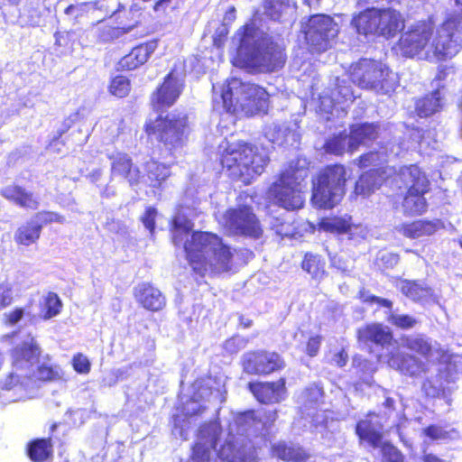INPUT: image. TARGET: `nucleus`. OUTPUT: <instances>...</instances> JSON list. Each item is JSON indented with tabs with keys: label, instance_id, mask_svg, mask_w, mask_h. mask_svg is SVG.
<instances>
[{
	"label": "nucleus",
	"instance_id": "1",
	"mask_svg": "<svg viewBox=\"0 0 462 462\" xmlns=\"http://www.w3.org/2000/svg\"><path fill=\"white\" fill-rule=\"evenodd\" d=\"M461 47V20L451 17L436 30L431 21H419L407 26L394 51L403 57L439 61L451 59Z\"/></svg>",
	"mask_w": 462,
	"mask_h": 462
},
{
	"label": "nucleus",
	"instance_id": "2",
	"mask_svg": "<svg viewBox=\"0 0 462 462\" xmlns=\"http://www.w3.org/2000/svg\"><path fill=\"white\" fill-rule=\"evenodd\" d=\"M192 227V223L183 214L175 216L172 241L175 245L183 244L192 269L201 275L227 272L233 256L230 248L219 236L209 232H194L189 239Z\"/></svg>",
	"mask_w": 462,
	"mask_h": 462
},
{
	"label": "nucleus",
	"instance_id": "3",
	"mask_svg": "<svg viewBox=\"0 0 462 462\" xmlns=\"http://www.w3.org/2000/svg\"><path fill=\"white\" fill-rule=\"evenodd\" d=\"M240 45L233 64L249 72L272 71L285 61L283 48L274 43L263 31L246 24L237 31Z\"/></svg>",
	"mask_w": 462,
	"mask_h": 462
},
{
	"label": "nucleus",
	"instance_id": "4",
	"mask_svg": "<svg viewBox=\"0 0 462 462\" xmlns=\"http://www.w3.org/2000/svg\"><path fill=\"white\" fill-rule=\"evenodd\" d=\"M214 103H222L226 112L251 116L265 111L268 93L262 87L232 78L225 84L213 85Z\"/></svg>",
	"mask_w": 462,
	"mask_h": 462
},
{
	"label": "nucleus",
	"instance_id": "5",
	"mask_svg": "<svg viewBox=\"0 0 462 462\" xmlns=\"http://www.w3.org/2000/svg\"><path fill=\"white\" fill-rule=\"evenodd\" d=\"M446 362L438 361L429 365L413 355L400 353H391L387 359V364L391 368L404 374L413 377L424 375L421 391L430 398L445 396L446 384L449 383L450 376Z\"/></svg>",
	"mask_w": 462,
	"mask_h": 462
},
{
	"label": "nucleus",
	"instance_id": "6",
	"mask_svg": "<svg viewBox=\"0 0 462 462\" xmlns=\"http://www.w3.org/2000/svg\"><path fill=\"white\" fill-rule=\"evenodd\" d=\"M269 159L263 152L247 143H235L229 144L222 153L221 163L234 179L250 183L260 175Z\"/></svg>",
	"mask_w": 462,
	"mask_h": 462
},
{
	"label": "nucleus",
	"instance_id": "7",
	"mask_svg": "<svg viewBox=\"0 0 462 462\" xmlns=\"http://www.w3.org/2000/svg\"><path fill=\"white\" fill-rule=\"evenodd\" d=\"M351 79L360 88L378 94L389 95L398 86L397 75L385 64L367 59L360 60L353 67Z\"/></svg>",
	"mask_w": 462,
	"mask_h": 462
},
{
	"label": "nucleus",
	"instance_id": "8",
	"mask_svg": "<svg viewBox=\"0 0 462 462\" xmlns=\"http://www.w3.org/2000/svg\"><path fill=\"white\" fill-rule=\"evenodd\" d=\"M308 176V171L290 166L269 189L268 197L278 206L294 210L303 207V180Z\"/></svg>",
	"mask_w": 462,
	"mask_h": 462
},
{
	"label": "nucleus",
	"instance_id": "9",
	"mask_svg": "<svg viewBox=\"0 0 462 462\" xmlns=\"http://www.w3.org/2000/svg\"><path fill=\"white\" fill-rule=\"evenodd\" d=\"M346 169L342 165L329 166L313 181L311 201L320 208H331L345 193Z\"/></svg>",
	"mask_w": 462,
	"mask_h": 462
},
{
	"label": "nucleus",
	"instance_id": "10",
	"mask_svg": "<svg viewBox=\"0 0 462 462\" xmlns=\"http://www.w3.org/2000/svg\"><path fill=\"white\" fill-rule=\"evenodd\" d=\"M352 24L365 35L391 37L404 28V19L393 9H368L355 17Z\"/></svg>",
	"mask_w": 462,
	"mask_h": 462
},
{
	"label": "nucleus",
	"instance_id": "11",
	"mask_svg": "<svg viewBox=\"0 0 462 462\" xmlns=\"http://www.w3.org/2000/svg\"><path fill=\"white\" fill-rule=\"evenodd\" d=\"M41 349L33 337L28 335L11 351L12 372L3 381V387L10 390L23 380L30 379L39 363Z\"/></svg>",
	"mask_w": 462,
	"mask_h": 462
},
{
	"label": "nucleus",
	"instance_id": "12",
	"mask_svg": "<svg viewBox=\"0 0 462 462\" xmlns=\"http://www.w3.org/2000/svg\"><path fill=\"white\" fill-rule=\"evenodd\" d=\"M399 177L408 188L407 195L402 203L404 212L407 214H421L427 207L423 195L429 189L428 178L416 165L401 168Z\"/></svg>",
	"mask_w": 462,
	"mask_h": 462
},
{
	"label": "nucleus",
	"instance_id": "13",
	"mask_svg": "<svg viewBox=\"0 0 462 462\" xmlns=\"http://www.w3.org/2000/svg\"><path fill=\"white\" fill-rule=\"evenodd\" d=\"M187 118L180 115L159 117L146 125V133L163 143L169 151L180 148L186 140Z\"/></svg>",
	"mask_w": 462,
	"mask_h": 462
},
{
	"label": "nucleus",
	"instance_id": "14",
	"mask_svg": "<svg viewBox=\"0 0 462 462\" xmlns=\"http://www.w3.org/2000/svg\"><path fill=\"white\" fill-rule=\"evenodd\" d=\"M301 32L311 51L321 52L331 47L338 32V27L330 16L315 14L302 22Z\"/></svg>",
	"mask_w": 462,
	"mask_h": 462
},
{
	"label": "nucleus",
	"instance_id": "15",
	"mask_svg": "<svg viewBox=\"0 0 462 462\" xmlns=\"http://www.w3.org/2000/svg\"><path fill=\"white\" fill-rule=\"evenodd\" d=\"M220 223L231 234L259 238L263 229L256 216L249 207L228 209Z\"/></svg>",
	"mask_w": 462,
	"mask_h": 462
},
{
	"label": "nucleus",
	"instance_id": "16",
	"mask_svg": "<svg viewBox=\"0 0 462 462\" xmlns=\"http://www.w3.org/2000/svg\"><path fill=\"white\" fill-rule=\"evenodd\" d=\"M402 346L424 357L426 364L431 365L438 361H448L449 356L435 340L421 334L404 336L401 338Z\"/></svg>",
	"mask_w": 462,
	"mask_h": 462
},
{
	"label": "nucleus",
	"instance_id": "17",
	"mask_svg": "<svg viewBox=\"0 0 462 462\" xmlns=\"http://www.w3.org/2000/svg\"><path fill=\"white\" fill-rule=\"evenodd\" d=\"M182 87V77L174 72H171L165 78L162 85L152 94V106L157 110L171 106L179 97Z\"/></svg>",
	"mask_w": 462,
	"mask_h": 462
},
{
	"label": "nucleus",
	"instance_id": "18",
	"mask_svg": "<svg viewBox=\"0 0 462 462\" xmlns=\"http://www.w3.org/2000/svg\"><path fill=\"white\" fill-rule=\"evenodd\" d=\"M218 456L227 462H253L257 457L256 449L245 438L231 437L220 448Z\"/></svg>",
	"mask_w": 462,
	"mask_h": 462
},
{
	"label": "nucleus",
	"instance_id": "19",
	"mask_svg": "<svg viewBox=\"0 0 462 462\" xmlns=\"http://www.w3.org/2000/svg\"><path fill=\"white\" fill-rule=\"evenodd\" d=\"M283 362L275 353H247L243 366L247 374H270L282 368Z\"/></svg>",
	"mask_w": 462,
	"mask_h": 462
},
{
	"label": "nucleus",
	"instance_id": "20",
	"mask_svg": "<svg viewBox=\"0 0 462 462\" xmlns=\"http://www.w3.org/2000/svg\"><path fill=\"white\" fill-rule=\"evenodd\" d=\"M220 431V427L217 422H212L201 429L199 441L194 446L192 456L188 462H208L210 449L215 448Z\"/></svg>",
	"mask_w": 462,
	"mask_h": 462
},
{
	"label": "nucleus",
	"instance_id": "21",
	"mask_svg": "<svg viewBox=\"0 0 462 462\" xmlns=\"http://www.w3.org/2000/svg\"><path fill=\"white\" fill-rule=\"evenodd\" d=\"M192 395L183 402V417H192L206 409V402L212 395L211 389L202 381H196L191 386Z\"/></svg>",
	"mask_w": 462,
	"mask_h": 462
},
{
	"label": "nucleus",
	"instance_id": "22",
	"mask_svg": "<svg viewBox=\"0 0 462 462\" xmlns=\"http://www.w3.org/2000/svg\"><path fill=\"white\" fill-rule=\"evenodd\" d=\"M111 162V176L119 177L130 183L135 184L139 181L140 171L136 167H133L132 160L125 153L116 152L109 156Z\"/></svg>",
	"mask_w": 462,
	"mask_h": 462
},
{
	"label": "nucleus",
	"instance_id": "23",
	"mask_svg": "<svg viewBox=\"0 0 462 462\" xmlns=\"http://www.w3.org/2000/svg\"><path fill=\"white\" fill-rule=\"evenodd\" d=\"M249 388L261 402H277L285 394V380L280 379L275 383H249Z\"/></svg>",
	"mask_w": 462,
	"mask_h": 462
},
{
	"label": "nucleus",
	"instance_id": "24",
	"mask_svg": "<svg viewBox=\"0 0 462 462\" xmlns=\"http://www.w3.org/2000/svg\"><path fill=\"white\" fill-rule=\"evenodd\" d=\"M134 296L143 308L150 310H159L165 305V299L161 291L149 283H142L136 286Z\"/></svg>",
	"mask_w": 462,
	"mask_h": 462
},
{
	"label": "nucleus",
	"instance_id": "25",
	"mask_svg": "<svg viewBox=\"0 0 462 462\" xmlns=\"http://www.w3.org/2000/svg\"><path fill=\"white\" fill-rule=\"evenodd\" d=\"M400 291L409 299L417 302H430L436 300L433 290L421 282L402 281L398 284Z\"/></svg>",
	"mask_w": 462,
	"mask_h": 462
},
{
	"label": "nucleus",
	"instance_id": "26",
	"mask_svg": "<svg viewBox=\"0 0 462 462\" xmlns=\"http://www.w3.org/2000/svg\"><path fill=\"white\" fill-rule=\"evenodd\" d=\"M1 195L22 208L36 209L40 205L38 198L32 192L18 185L5 187L1 190Z\"/></svg>",
	"mask_w": 462,
	"mask_h": 462
},
{
	"label": "nucleus",
	"instance_id": "27",
	"mask_svg": "<svg viewBox=\"0 0 462 462\" xmlns=\"http://www.w3.org/2000/svg\"><path fill=\"white\" fill-rule=\"evenodd\" d=\"M360 439L367 441L373 447H379L382 439V425L375 415L360 420L356 428Z\"/></svg>",
	"mask_w": 462,
	"mask_h": 462
},
{
	"label": "nucleus",
	"instance_id": "28",
	"mask_svg": "<svg viewBox=\"0 0 462 462\" xmlns=\"http://www.w3.org/2000/svg\"><path fill=\"white\" fill-rule=\"evenodd\" d=\"M156 47L157 43L155 42H149L134 48L127 55L120 60V67L125 69H134L138 68L147 61Z\"/></svg>",
	"mask_w": 462,
	"mask_h": 462
},
{
	"label": "nucleus",
	"instance_id": "29",
	"mask_svg": "<svg viewBox=\"0 0 462 462\" xmlns=\"http://www.w3.org/2000/svg\"><path fill=\"white\" fill-rule=\"evenodd\" d=\"M378 136V127L374 124L354 125L348 134V147L350 150L358 149L361 145H367Z\"/></svg>",
	"mask_w": 462,
	"mask_h": 462
},
{
	"label": "nucleus",
	"instance_id": "30",
	"mask_svg": "<svg viewBox=\"0 0 462 462\" xmlns=\"http://www.w3.org/2000/svg\"><path fill=\"white\" fill-rule=\"evenodd\" d=\"M358 338L364 343L373 342L384 347L392 344L393 335L390 329L382 324H370L358 330Z\"/></svg>",
	"mask_w": 462,
	"mask_h": 462
},
{
	"label": "nucleus",
	"instance_id": "31",
	"mask_svg": "<svg viewBox=\"0 0 462 462\" xmlns=\"http://www.w3.org/2000/svg\"><path fill=\"white\" fill-rule=\"evenodd\" d=\"M444 105V88H438L430 95H427L417 101L416 111L420 117H427L439 112L443 108Z\"/></svg>",
	"mask_w": 462,
	"mask_h": 462
},
{
	"label": "nucleus",
	"instance_id": "32",
	"mask_svg": "<svg viewBox=\"0 0 462 462\" xmlns=\"http://www.w3.org/2000/svg\"><path fill=\"white\" fill-rule=\"evenodd\" d=\"M386 171L382 168L371 169L369 171L361 175L357 180L355 188V193L356 195L367 196L371 194L374 189H378L382 184Z\"/></svg>",
	"mask_w": 462,
	"mask_h": 462
},
{
	"label": "nucleus",
	"instance_id": "33",
	"mask_svg": "<svg viewBox=\"0 0 462 462\" xmlns=\"http://www.w3.org/2000/svg\"><path fill=\"white\" fill-rule=\"evenodd\" d=\"M295 9L291 0H265L263 3L264 14L274 21L292 15Z\"/></svg>",
	"mask_w": 462,
	"mask_h": 462
},
{
	"label": "nucleus",
	"instance_id": "34",
	"mask_svg": "<svg viewBox=\"0 0 462 462\" xmlns=\"http://www.w3.org/2000/svg\"><path fill=\"white\" fill-rule=\"evenodd\" d=\"M398 231L411 239L430 236L437 230V224L431 221L418 220L399 226Z\"/></svg>",
	"mask_w": 462,
	"mask_h": 462
},
{
	"label": "nucleus",
	"instance_id": "35",
	"mask_svg": "<svg viewBox=\"0 0 462 462\" xmlns=\"http://www.w3.org/2000/svg\"><path fill=\"white\" fill-rule=\"evenodd\" d=\"M272 451L274 457L288 462H300L309 457L301 448L287 446L284 443L273 445Z\"/></svg>",
	"mask_w": 462,
	"mask_h": 462
},
{
	"label": "nucleus",
	"instance_id": "36",
	"mask_svg": "<svg viewBox=\"0 0 462 462\" xmlns=\"http://www.w3.org/2000/svg\"><path fill=\"white\" fill-rule=\"evenodd\" d=\"M41 234V226L33 219L20 226L14 235V240L20 245H29L35 243Z\"/></svg>",
	"mask_w": 462,
	"mask_h": 462
},
{
	"label": "nucleus",
	"instance_id": "37",
	"mask_svg": "<svg viewBox=\"0 0 462 462\" xmlns=\"http://www.w3.org/2000/svg\"><path fill=\"white\" fill-rule=\"evenodd\" d=\"M350 220L349 217L323 219L320 228L328 232L352 235L353 229H356L357 226H353Z\"/></svg>",
	"mask_w": 462,
	"mask_h": 462
},
{
	"label": "nucleus",
	"instance_id": "38",
	"mask_svg": "<svg viewBox=\"0 0 462 462\" xmlns=\"http://www.w3.org/2000/svg\"><path fill=\"white\" fill-rule=\"evenodd\" d=\"M62 303L56 293L49 292L41 302L39 317L43 319H50L57 316L61 310Z\"/></svg>",
	"mask_w": 462,
	"mask_h": 462
},
{
	"label": "nucleus",
	"instance_id": "39",
	"mask_svg": "<svg viewBox=\"0 0 462 462\" xmlns=\"http://www.w3.org/2000/svg\"><path fill=\"white\" fill-rule=\"evenodd\" d=\"M145 170L151 185L153 187L160 186L171 174L167 166L153 160H150L146 162Z\"/></svg>",
	"mask_w": 462,
	"mask_h": 462
},
{
	"label": "nucleus",
	"instance_id": "40",
	"mask_svg": "<svg viewBox=\"0 0 462 462\" xmlns=\"http://www.w3.org/2000/svg\"><path fill=\"white\" fill-rule=\"evenodd\" d=\"M257 423L254 413L252 411L237 414L234 419V422L230 425V433L234 434L236 432L238 435H243Z\"/></svg>",
	"mask_w": 462,
	"mask_h": 462
},
{
	"label": "nucleus",
	"instance_id": "41",
	"mask_svg": "<svg viewBox=\"0 0 462 462\" xmlns=\"http://www.w3.org/2000/svg\"><path fill=\"white\" fill-rule=\"evenodd\" d=\"M400 151H401L400 147L392 146L389 149L385 148V152H369L360 158V164L362 167H367L370 165L377 166L386 161V159H385L386 156L399 155Z\"/></svg>",
	"mask_w": 462,
	"mask_h": 462
},
{
	"label": "nucleus",
	"instance_id": "42",
	"mask_svg": "<svg viewBox=\"0 0 462 462\" xmlns=\"http://www.w3.org/2000/svg\"><path fill=\"white\" fill-rule=\"evenodd\" d=\"M51 453V446L49 440L38 439L32 442L28 448V455L33 461H43Z\"/></svg>",
	"mask_w": 462,
	"mask_h": 462
},
{
	"label": "nucleus",
	"instance_id": "43",
	"mask_svg": "<svg viewBox=\"0 0 462 462\" xmlns=\"http://www.w3.org/2000/svg\"><path fill=\"white\" fill-rule=\"evenodd\" d=\"M348 135L339 134L328 140L325 144V150L328 153L340 155L344 152H354V150H350L348 147Z\"/></svg>",
	"mask_w": 462,
	"mask_h": 462
},
{
	"label": "nucleus",
	"instance_id": "44",
	"mask_svg": "<svg viewBox=\"0 0 462 462\" xmlns=\"http://www.w3.org/2000/svg\"><path fill=\"white\" fill-rule=\"evenodd\" d=\"M109 89L112 95L124 97L130 91V82L125 77L117 76L112 79Z\"/></svg>",
	"mask_w": 462,
	"mask_h": 462
},
{
	"label": "nucleus",
	"instance_id": "45",
	"mask_svg": "<svg viewBox=\"0 0 462 462\" xmlns=\"http://www.w3.org/2000/svg\"><path fill=\"white\" fill-rule=\"evenodd\" d=\"M388 321L391 324L396 326L397 328H400L402 329L412 328L418 323L417 319L410 315L395 314V313H392L389 315Z\"/></svg>",
	"mask_w": 462,
	"mask_h": 462
},
{
	"label": "nucleus",
	"instance_id": "46",
	"mask_svg": "<svg viewBox=\"0 0 462 462\" xmlns=\"http://www.w3.org/2000/svg\"><path fill=\"white\" fill-rule=\"evenodd\" d=\"M30 378H35L42 381H51L60 378V373L57 369L38 364L34 366V372Z\"/></svg>",
	"mask_w": 462,
	"mask_h": 462
},
{
	"label": "nucleus",
	"instance_id": "47",
	"mask_svg": "<svg viewBox=\"0 0 462 462\" xmlns=\"http://www.w3.org/2000/svg\"><path fill=\"white\" fill-rule=\"evenodd\" d=\"M302 268L314 278L320 277L322 273V266L320 265V261L316 255L306 254L302 262Z\"/></svg>",
	"mask_w": 462,
	"mask_h": 462
},
{
	"label": "nucleus",
	"instance_id": "48",
	"mask_svg": "<svg viewBox=\"0 0 462 462\" xmlns=\"http://www.w3.org/2000/svg\"><path fill=\"white\" fill-rule=\"evenodd\" d=\"M340 104L337 103L336 97L334 96H328V94H323L319 97V111L320 113H324L327 115L326 119L329 120L330 117L328 115H333L335 110H337V106Z\"/></svg>",
	"mask_w": 462,
	"mask_h": 462
},
{
	"label": "nucleus",
	"instance_id": "49",
	"mask_svg": "<svg viewBox=\"0 0 462 462\" xmlns=\"http://www.w3.org/2000/svg\"><path fill=\"white\" fill-rule=\"evenodd\" d=\"M32 219L34 222L42 227L43 225L57 222V223H64L65 218L63 216L59 215L55 212H48V211H42L37 213Z\"/></svg>",
	"mask_w": 462,
	"mask_h": 462
},
{
	"label": "nucleus",
	"instance_id": "50",
	"mask_svg": "<svg viewBox=\"0 0 462 462\" xmlns=\"http://www.w3.org/2000/svg\"><path fill=\"white\" fill-rule=\"evenodd\" d=\"M332 95L336 97L337 103L340 105L354 99L353 91L350 87L340 83H338L337 88L332 91Z\"/></svg>",
	"mask_w": 462,
	"mask_h": 462
},
{
	"label": "nucleus",
	"instance_id": "51",
	"mask_svg": "<svg viewBox=\"0 0 462 462\" xmlns=\"http://www.w3.org/2000/svg\"><path fill=\"white\" fill-rule=\"evenodd\" d=\"M72 365L74 370L79 374H87L90 371V362L83 354H77L72 358Z\"/></svg>",
	"mask_w": 462,
	"mask_h": 462
},
{
	"label": "nucleus",
	"instance_id": "52",
	"mask_svg": "<svg viewBox=\"0 0 462 462\" xmlns=\"http://www.w3.org/2000/svg\"><path fill=\"white\" fill-rule=\"evenodd\" d=\"M23 316H28L31 319L35 317L34 315H32L27 308H17L5 314V321L9 325L17 324L23 318Z\"/></svg>",
	"mask_w": 462,
	"mask_h": 462
},
{
	"label": "nucleus",
	"instance_id": "53",
	"mask_svg": "<svg viewBox=\"0 0 462 462\" xmlns=\"http://www.w3.org/2000/svg\"><path fill=\"white\" fill-rule=\"evenodd\" d=\"M265 135L270 142L278 145H282L285 142V131L282 130L280 126H270L266 130Z\"/></svg>",
	"mask_w": 462,
	"mask_h": 462
},
{
	"label": "nucleus",
	"instance_id": "54",
	"mask_svg": "<svg viewBox=\"0 0 462 462\" xmlns=\"http://www.w3.org/2000/svg\"><path fill=\"white\" fill-rule=\"evenodd\" d=\"M360 299L363 302L366 303H375L380 306H383L387 309H392L393 302L387 299H383L380 297H376L374 295L370 294L368 291H360Z\"/></svg>",
	"mask_w": 462,
	"mask_h": 462
},
{
	"label": "nucleus",
	"instance_id": "55",
	"mask_svg": "<svg viewBox=\"0 0 462 462\" xmlns=\"http://www.w3.org/2000/svg\"><path fill=\"white\" fill-rule=\"evenodd\" d=\"M245 341L240 337H233L227 339L224 344V348L230 354L236 353L240 349L244 348Z\"/></svg>",
	"mask_w": 462,
	"mask_h": 462
},
{
	"label": "nucleus",
	"instance_id": "56",
	"mask_svg": "<svg viewBox=\"0 0 462 462\" xmlns=\"http://www.w3.org/2000/svg\"><path fill=\"white\" fill-rule=\"evenodd\" d=\"M13 301V290L8 284H0V310L6 308Z\"/></svg>",
	"mask_w": 462,
	"mask_h": 462
},
{
	"label": "nucleus",
	"instance_id": "57",
	"mask_svg": "<svg viewBox=\"0 0 462 462\" xmlns=\"http://www.w3.org/2000/svg\"><path fill=\"white\" fill-rule=\"evenodd\" d=\"M383 453L387 462H402V454L392 445H384Z\"/></svg>",
	"mask_w": 462,
	"mask_h": 462
},
{
	"label": "nucleus",
	"instance_id": "58",
	"mask_svg": "<svg viewBox=\"0 0 462 462\" xmlns=\"http://www.w3.org/2000/svg\"><path fill=\"white\" fill-rule=\"evenodd\" d=\"M156 216V210L152 208H149L146 211L144 216L142 217V221L144 225V226L152 232L154 228V218Z\"/></svg>",
	"mask_w": 462,
	"mask_h": 462
},
{
	"label": "nucleus",
	"instance_id": "59",
	"mask_svg": "<svg viewBox=\"0 0 462 462\" xmlns=\"http://www.w3.org/2000/svg\"><path fill=\"white\" fill-rule=\"evenodd\" d=\"M321 338L319 337H313L310 338L307 344V352L310 356H316L320 346Z\"/></svg>",
	"mask_w": 462,
	"mask_h": 462
},
{
	"label": "nucleus",
	"instance_id": "60",
	"mask_svg": "<svg viewBox=\"0 0 462 462\" xmlns=\"http://www.w3.org/2000/svg\"><path fill=\"white\" fill-rule=\"evenodd\" d=\"M427 436L430 437L433 439H443L445 437V432L443 430L437 426H430L425 430Z\"/></svg>",
	"mask_w": 462,
	"mask_h": 462
},
{
	"label": "nucleus",
	"instance_id": "61",
	"mask_svg": "<svg viewBox=\"0 0 462 462\" xmlns=\"http://www.w3.org/2000/svg\"><path fill=\"white\" fill-rule=\"evenodd\" d=\"M135 25H129L127 27H115L109 28V34L113 38H118L119 36L129 32Z\"/></svg>",
	"mask_w": 462,
	"mask_h": 462
},
{
	"label": "nucleus",
	"instance_id": "62",
	"mask_svg": "<svg viewBox=\"0 0 462 462\" xmlns=\"http://www.w3.org/2000/svg\"><path fill=\"white\" fill-rule=\"evenodd\" d=\"M381 260L385 262L386 264H388L389 266H393L398 263L399 258H398V255H396L394 254L383 253L381 255Z\"/></svg>",
	"mask_w": 462,
	"mask_h": 462
},
{
	"label": "nucleus",
	"instance_id": "63",
	"mask_svg": "<svg viewBox=\"0 0 462 462\" xmlns=\"http://www.w3.org/2000/svg\"><path fill=\"white\" fill-rule=\"evenodd\" d=\"M180 420H181V416H180V415H178V416L176 417V419H175V427H174V430H173V434H174V435H179L180 438H182V439H187V436H186V434H185V432H184L183 429L179 428V427L177 426V423H178L179 421H180Z\"/></svg>",
	"mask_w": 462,
	"mask_h": 462
},
{
	"label": "nucleus",
	"instance_id": "64",
	"mask_svg": "<svg viewBox=\"0 0 462 462\" xmlns=\"http://www.w3.org/2000/svg\"><path fill=\"white\" fill-rule=\"evenodd\" d=\"M334 361L338 366H343L346 363V355L344 352H340L335 356Z\"/></svg>",
	"mask_w": 462,
	"mask_h": 462
}]
</instances>
